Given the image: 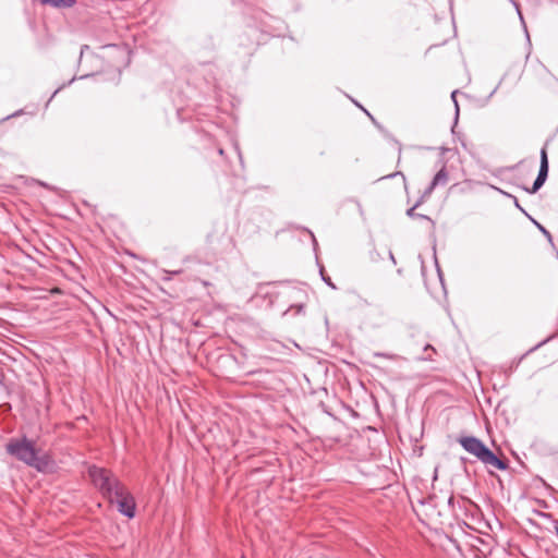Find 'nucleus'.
I'll return each mask as SVG.
<instances>
[{"label": "nucleus", "instance_id": "f03ea898", "mask_svg": "<svg viewBox=\"0 0 558 558\" xmlns=\"http://www.w3.org/2000/svg\"><path fill=\"white\" fill-rule=\"evenodd\" d=\"M458 442L469 453L475 456L486 465H492L497 470L505 471L509 468L508 461L498 458L482 440L473 436H464L458 439Z\"/></svg>", "mask_w": 558, "mask_h": 558}, {"label": "nucleus", "instance_id": "f3484780", "mask_svg": "<svg viewBox=\"0 0 558 558\" xmlns=\"http://www.w3.org/2000/svg\"><path fill=\"white\" fill-rule=\"evenodd\" d=\"M324 280L327 282V284H329L330 287L335 288L333 283L330 281V279H326L324 278Z\"/></svg>", "mask_w": 558, "mask_h": 558}, {"label": "nucleus", "instance_id": "20e7f679", "mask_svg": "<svg viewBox=\"0 0 558 558\" xmlns=\"http://www.w3.org/2000/svg\"><path fill=\"white\" fill-rule=\"evenodd\" d=\"M113 504H117L120 513L129 519L134 518L136 509L135 499L124 485L113 494Z\"/></svg>", "mask_w": 558, "mask_h": 558}, {"label": "nucleus", "instance_id": "9b49d317", "mask_svg": "<svg viewBox=\"0 0 558 558\" xmlns=\"http://www.w3.org/2000/svg\"><path fill=\"white\" fill-rule=\"evenodd\" d=\"M413 214L414 215L411 218H421V219H426V220L433 222L432 219L429 217L425 216V215H421L418 213H415V210L413 211Z\"/></svg>", "mask_w": 558, "mask_h": 558}, {"label": "nucleus", "instance_id": "423d86ee", "mask_svg": "<svg viewBox=\"0 0 558 558\" xmlns=\"http://www.w3.org/2000/svg\"><path fill=\"white\" fill-rule=\"evenodd\" d=\"M548 175V157L546 147H543L541 150V166L536 180L533 183L531 189H526V191L531 194L536 193L545 183Z\"/></svg>", "mask_w": 558, "mask_h": 558}, {"label": "nucleus", "instance_id": "0eeeda50", "mask_svg": "<svg viewBox=\"0 0 558 558\" xmlns=\"http://www.w3.org/2000/svg\"><path fill=\"white\" fill-rule=\"evenodd\" d=\"M434 500L435 498L434 497H428L427 499H421L418 500V505L420 507L422 508L421 510L420 509H416L414 508L415 512L417 515H425V517H430L432 512H433V509H428L427 507H433L434 506Z\"/></svg>", "mask_w": 558, "mask_h": 558}, {"label": "nucleus", "instance_id": "7ed1b4c3", "mask_svg": "<svg viewBox=\"0 0 558 558\" xmlns=\"http://www.w3.org/2000/svg\"><path fill=\"white\" fill-rule=\"evenodd\" d=\"M88 475L104 497L113 504V494L124 485L110 470L92 465Z\"/></svg>", "mask_w": 558, "mask_h": 558}, {"label": "nucleus", "instance_id": "4468645a", "mask_svg": "<svg viewBox=\"0 0 558 558\" xmlns=\"http://www.w3.org/2000/svg\"><path fill=\"white\" fill-rule=\"evenodd\" d=\"M107 48L114 49V50L119 51L120 53L125 54V50L123 48H118L116 46H108Z\"/></svg>", "mask_w": 558, "mask_h": 558}, {"label": "nucleus", "instance_id": "dca6fc26", "mask_svg": "<svg viewBox=\"0 0 558 558\" xmlns=\"http://www.w3.org/2000/svg\"><path fill=\"white\" fill-rule=\"evenodd\" d=\"M541 515L544 518H547V519H551V514H549V513L541 512Z\"/></svg>", "mask_w": 558, "mask_h": 558}, {"label": "nucleus", "instance_id": "1a4fd4ad", "mask_svg": "<svg viewBox=\"0 0 558 558\" xmlns=\"http://www.w3.org/2000/svg\"><path fill=\"white\" fill-rule=\"evenodd\" d=\"M534 223L537 226V228L541 230V232H542L543 234H545V236H546L549 241H551V235H550V233H549V232H548V231H547V230H546L542 225H539L538 222L534 221Z\"/></svg>", "mask_w": 558, "mask_h": 558}, {"label": "nucleus", "instance_id": "6e6552de", "mask_svg": "<svg viewBox=\"0 0 558 558\" xmlns=\"http://www.w3.org/2000/svg\"><path fill=\"white\" fill-rule=\"evenodd\" d=\"M40 2L54 8H70L75 4L76 0H40Z\"/></svg>", "mask_w": 558, "mask_h": 558}, {"label": "nucleus", "instance_id": "a211bd4d", "mask_svg": "<svg viewBox=\"0 0 558 558\" xmlns=\"http://www.w3.org/2000/svg\"><path fill=\"white\" fill-rule=\"evenodd\" d=\"M453 501H454V498H453V496H451V497L448 499V504H449V506H452V505H453Z\"/></svg>", "mask_w": 558, "mask_h": 558}, {"label": "nucleus", "instance_id": "f257e3e1", "mask_svg": "<svg viewBox=\"0 0 558 558\" xmlns=\"http://www.w3.org/2000/svg\"><path fill=\"white\" fill-rule=\"evenodd\" d=\"M5 451L16 460L38 471H41L45 466V462L38 456L39 450L36 448V442L25 435L11 438L5 445Z\"/></svg>", "mask_w": 558, "mask_h": 558}, {"label": "nucleus", "instance_id": "2eb2a0df", "mask_svg": "<svg viewBox=\"0 0 558 558\" xmlns=\"http://www.w3.org/2000/svg\"><path fill=\"white\" fill-rule=\"evenodd\" d=\"M514 204H515V206H517L520 210L524 211V210H523V208L519 205V202H518V199H517L515 197H514Z\"/></svg>", "mask_w": 558, "mask_h": 558}, {"label": "nucleus", "instance_id": "9d476101", "mask_svg": "<svg viewBox=\"0 0 558 558\" xmlns=\"http://www.w3.org/2000/svg\"><path fill=\"white\" fill-rule=\"evenodd\" d=\"M457 90L452 92L451 94V99L452 101L454 102V106H456V113L457 116L459 114V106H458V101H457V98H456V95H457Z\"/></svg>", "mask_w": 558, "mask_h": 558}, {"label": "nucleus", "instance_id": "f8f14e48", "mask_svg": "<svg viewBox=\"0 0 558 558\" xmlns=\"http://www.w3.org/2000/svg\"><path fill=\"white\" fill-rule=\"evenodd\" d=\"M551 525H553V530L555 531V533L558 536V520L557 519H551Z\"/></svg>", "mask_w": 558, "mask_h": 558}, {"label": "nucleus", "instance_id": "ddd939ff", "mask_svg": "<svg viewBox=\"0 0 558 558\" xmlns=\"http://www.w3.org/2000/svg\"><path fill=\"white\" fill-rule=\"evenodd\" d=\"M180 272H181V270H175V271L165 270V274L168 275V277H166L165 279L170 280V275H178Z\"/></svg>", "mask_w": 558, "mask_h": 558}, {"label": "nucleus", "instance_id": "6ab92c4d", "mask_svg": "<svg viewBox=\"0 0 558 558\" xmlns=\"http://www.w3.org/2000/svg\"><path fill=\"white\" fill-rule=\"evenodd\" d=\"M402 175L404 178V175L401 173V172H397V173H393V174H388L387 178H391V177H395V175Z\"/></svg>", "mask_w": 558, "mask_h": 558}, {"label": "nucleus", "instance_id": "39448f33", "mask_svg": "<svg viewBox=\"0 0 558 558\" xmlns=\"http://www.w3.org/2000/svg\"><path fill=\"white\" fill-rule=\"evenodd\" d=\"M449 175L445 167H442L434 177L433 181L430 182L429 186L423 192L418 201L415 203V205L407 210V215L409 217H412L414 214V209H416L418 206H421L433 193V191L437 186H444L448 183Z\"/></svg>", "mask_w": 558, "mask_h": 558}]
</instances>
